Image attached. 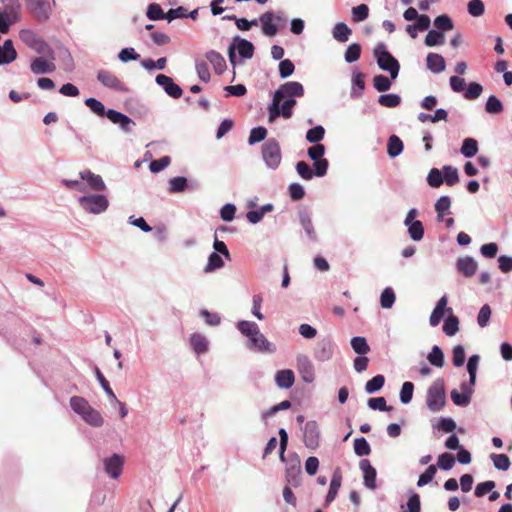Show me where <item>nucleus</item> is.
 Masks as SVG:
<instances>
[{
  "label": "nucleus",
  "instance_id": "a878e982",
  "mask_svg": "<svg viewBox=\"0 0 512 512\" xmlns=\"http://www.w3.org/2000/svg\"><path fill=\"white\" fill-rule=\"evenodd\" d=\"M448 178V166L444 165L442 167V170H439L437 168H432L427 176V183L429 186L433 188L440 187L445 179Z\"/></svg>",
  "mask_w": 512,
  "mask_h": 512
},
{
  "label": "nucleus",
  "instance_id": "7ed1b4c3",
  "mask_svg": "<svg viewBox=\"0 0 512 512\" xmlns=\"http://www.w3.org/2000/svg\"><path fill=\"white\" fill-rule=\"evenodd\" d=\"M374 57L376 58L379 68L390 74L392 80H395L399 74L400 65L396 58L387 50L384 43H378L374 49Z\"/></svg>",
  "mask_w": 512,
  "mask_h": 512
},
{
  "label": "nucleus",
  "instance_id": "c756f323",
  "mask_svg": "<svg viewBox=\"0 0 512 512\" xmlns=\"http://www.w3.org/2000/svg\"><path fill=\"white\" fill-rule=\"evenodd\" d=\"M207 60L212 64L216 74H222L226 70V61L224 57L215 50L206 53Z\"/></svg>",
  "mask_w": 512,
  "mask_h": 512
},
{
  "label": "nucleus",
  "instance_id": "ddd939ff",
  "mask_svg": "<svg viewBox=\"0 0 512 512\" xmlns=\"http://www.w3.org/2000/svg\"><path fill=\"white\" fill-rule=\"evenodd\" d=\"M296 369L305 383H312L314 381V365L306 354H298L296 356Z\"/></svg>",
  "mask_w": 512,
  "mask_h": 512
},
{
  "label": "nucleus",
  "instance_id": "4468645a",
  "mask_svg": "<svg viewBox=\"0 0 512 512\" xmlns=\"http://www.w3.org/2000/svg\"><path fill=\"white\" fill-rule=\"evenodd\" d=\"M123 465L124 458L117 453H114L103 460L104 471L112 479H118L120 477Z\"/></svg>",
  "mask_w": 512,
  "mask_h": 512
},
{
  "label": "nucleus",
  "instance_id": "680f3d73",
  "mask_svg": "<svg viewBox=\"0 0 512 512\" xmlns=\"http://www.w3.org/2000/svg\"><path fill=\"white\" fill-rule=\"evenodd\" d=\"M19 37L22 42H24L28 47L32 48V46L38 41L40 38L34 31L29 29H23L19 33Z\"/></svg>",
  "mask_w": 512,
  "mask_h": 512
},
{
  "label": "nucleus",
  "instance_id": "f03ea898",
  "mask_svg": "<svg viewBox=\"0 0 512 512\" xmlns=\"http://www.w3.org/2000/svg\"><path fill=\"white\" fill-rule=\"evenodd\" d=\"M236 326L240 333L248 338L247 346L249 349L264 353H274L276 351V346L261 333L255 322L241 320Z\"/></svg>",
  "mask_w": 512,
  "mask_h": 512
},
{
  "label": "nucleus",
  "instance_id": "6ab92c4d",
  "mask_svg": "<svg viewBox=\"0 0 512 512\" xmlns=\"http://www.w3.org/2000/svg\"><path fill=\"white\" fill-rule=\"evenodd\" d=\"M155 80L170 97L178 99L182 96L183 91L181 87L176 84L171 77L164 74H158Z\"/></svg>",
  "mask_w": 512,
  "mask_h": 512
},
{
  "label": "nucleus",
  "instance_id": "f3484780",
  "mask_svg": "<svg viewBox=\"0 0 512 512\" xmlns=\"http://www.w3.org/2000/svg\"><path fill=\"white\" fill-rule=\"evenodd\" d=\"M334 354V343L329 338L318 341L314 350V358L319 362H326L332 359Z\"/></svg>",
  "mask_w": 512,
  "mask_h": 512
},
{
  "label": "nucleus",
  "instance_id": "0e129e2a",
  "mask_svg": "<svg viewBox=\"0 0 512 512\" xmlns=\"http://www.w3.org/2000/svg\"><path fill=\"white\" fill-rule=\"evenodd\" d=\"M266 135H267L266 128H264L262 126L255 127L250 131L248 142L250 145L261 142L262 140L265 139Z\"/></svg>",
  "mask_w": 512,
  "mask_h": 512
},
{
  "label": "nucleus",
  "instance_id": "bf43d9fd",
  "mask_svg": "<svg viewBox=\"0 0 512 512\" xmlns=\"http://www.w3.org/2000/svg\"><path fill=\"white\" fill-rule=\"evenodd\" d=\"M436 471H437V466L436 465H430L426 469V471L419 476V479H418V482H417V486L418 487H422V486H425L428 483H430L432 481V479L434 478V476L436 474Z\"/></svg>",
  "mask_w": 512,
  "mask_h": 512
},
{
  "label": "nucleus",
  "instance_id": "412c9836",
  "mask_svg": "<svg viewBox=\"0 0 512 512\" xmlns=\"http://www.w3.org/2000/svg\"><path fill=\"white\" fill-rule=\"evenodd\" d=\"M304 444L309 449H316L319 445V431L314 421L307 422L304 426Z\"/></svg>",
  "mask_w": 512,
  "mask_h": 512
},
{
  "label": "nucleus",
  "instance_id": "39448f33",
  "mask_svg": "<svg viewBox=\"0 0 512 512\" xmlns=\"http://www.w3.org/2000/svg\"><path fill=\"white\" fill-rule=\"evenodd\" d=\"M79 206L87 213L101 214L109 207V200L103 194H86L78 198Z\"/></svg>",
  "mask_w": 512,
  "mask_h": 512
},
{
  "label": "nucleus",
  "instance_id": "a18cd8bd",
  "mask_svg": "<svg viewBox=\"0 0 512 512\" xmlns=\"http://www.w3.org/2000/svg\"><path fill=\"white\" fill-rule=\"evenodd\" d=\"M385 383V378L383 375H376L369 381H367L365 385V391L369 394L375 393L379 391Z\"/></svg>",
  "mask_w": 512,
  "mask_h": 512
},
{
  "label": "nucleus",
  "instance_id": "9b49d317",
  "mask_svg": "<svg viewBox=\"0 0 512 512\" xmlns=\"http://www.w3.org/2000/svg\"><path fill=\"white\" fill-rule=\"evenodd\" d=\"M233 42L236 43V46L235 44H232L228 49V57L232 65H235V48H237L238 53L242 58L250 59L253 57L254 46L250 41L236 37L234 38Z\"/></svg>",
  "mask_w": 512,
  "mask_h": 512
},
{
  "label": "nucleus",
  "instance_id": "052dcab7",
  "mask_svg": "<svg viewBox=\"0 0 512 512\" xmlns=\"http://www.w3.org/2000/svg\"><path fill=\"white\" fill-rule=\"evenodd\" d=\"M187 186V179L185 177H174L169 181V191L172 193H179L185 190Z\"/></svg>",
  "mask_w": 512,
  "mask_h": 512
},
{
  "label": "nucleus",
  "instance_id": "cd10ccee",
  "mask_svg": "<svg viewBox=\"0 0 512 512\" xmlns=\"http://www.w3.org/2000/svg\"><path fill=\"white\" fill-rule=\"evenodd\" d=\"M457 270L465 277H472L477 270V262L469 256L459 258L456 263Z\"/></svg>",
  "mask_w": 512,
  "mask_h": 512
},
{
  "label": "nucleus",
  "instance_id": "c9c22d12",
  "mask_svg": "<svg viewBox=\"0 0 512 512\" xmlns=\"http://www.w3.org/2000/svg\"><path fill=\"white\" fill-rule=\"evenodd\" d=\"M435 211L437 213V221L446 222L448 225V220L445 218L448 215V196H441L437 200L435 203Z\"/></svg>",
  "mask_w": 512,
  "mask_h": 512
},
{
  "label": "nucleus",
  "instance_id": "58836bf2",
  "mask_svg": "<svg viewBox=\"0 0 512 512\" xmlns=\"http://www.w3.org/2000/svg\"><path fill=\"white\" fill-rule=\"evenodd\" d=\"M408 228L409 236L414 241H420L424 235V228L421 221L411 222L409 224H405Z\"/></svg>",
  "mask_w": 512,
  "mask_h": 512
},
{
  "label": "nucleus",
  "instance_id": "2f4dec72",
  "mask_svg": "<svg viewBox=\"0 0 512 512\" xmlns=\"http://www.w3.org/2000/svg\"><path fill=\"white\" fill-rule=\"evenodd\" d=\"M191 346L196 354H204L208 351V340L205 336L194 333L190 337Z\"/></svg>",
  "mask_w": 512,
  "mask_h": 512
},
{
  "label": "nucleus",
  "instance_id": "bb28decb",
  "mask_svg": "<svg viewBox=\"0 0 512 512\" xmlns=\"http://www.w3.org/2000/svg\"><path fill=\"white\" fill-rule=\"evenodd\" d=\"M295 382L294 372L291 369L279 370L275 374V383L280 389H289Z\"/></svg>",
  "mask_w": 512,
  "mask_h": 512
},
{
  "label": "nucleus",
  "instance_id": "2eb2a0df",
  "mask_svg": "<svg viewBox=\"0 0 512 512\" xmlns=\"http://www.w3.org/2000/svg\"><path fill=\"white\" fill-rule=\"evenodd\" d=\"M304 95V88L296 81L286 82L274 92L273 97L278 98H300Z\"/></svg>",
  "mask_w": 512,
  "mask_h": 512
},
{
  "label": "nucleus",
  "instance_id": "13d9d810",
  "mask_svg": "<svg viewBox=\"0 0 512 512\" xmlns=\"http://www.w3.org/2000/svg\"><path fill=\"white\" fill-rule=\"evenodd\" d=\"M353 85L351 96L352 97H359L364 90L365 83H364V75L361 72H358L353 77Z\"/></svg>",
  "mask_w": 512,
  "mask_h": 512
},
{
  "label": "nucleus",
  "instance_id": "9d476101",
  "mask_svg": "<svg viewBox=\"0 0 512 512\" xmlns=\"http://www.w3.org/2000/svg\"><path fill=\"white\" fill-rule=\"evenodd\" d=\"M324 153L325 147L322 144H315L308 149V156L314 161L313 167L317 177H322L327 173L328 161L322 158Z\"/></svg>",
  "mask_w": 512,
  "mask_h": 512
},
{
  "label": "nucleus",
  "instance_id": "423d86ee",
  "mask_svg": "<svg viewBox=\"0 0 512 512\" xmlns=\"http://www.w3.org/2000/svg\"><path fill=\"white\" fill-rule=\"evenodd\" d=\"M450 88L457 93H463L466 100H475L483 92V87L477 82H471L467 85L464 78L459 76L450 77Z\"/></svg>",
  "mask_w": 512,
  "mask_h": 512
},
{
  "label": "nucleus",
  "instance_id": "a211bd4d",
  "mask_svg": "<svg viewBox=\"0 0 512 512\" xmlns=\"http://www.w3.org/2000/svg\"><path fill=\"white\" fill-rule=\"evenodd\" d=\"M97 80L105 87L115 91H125L126 88L120 79L111 71L99 70Z\"/></svg>",
  "mask_w": 512,
  "mask_h": 512
},
{
  "label": "nucleus",
  "instance_id": "f257e3e1",
  "mask_svg": "<svg viewBox=\"0 0 512 512\" xmlns=\"http://www.w3.org/2000/svg\"><path fill=\"white\" fill-rule=\"evenodd\" d=\"M479 360L480 358L478 355H472L469 357L467 363L469 379L464 380L461 383L460 389L455 388L450 392V398L455 405L460 407H467L470 404L472 395L475 391L476 374Z\"/></svg>",
  "mask_w": 512,
  "mask_h": 512
},
{
  "label": "nucleus",
  "instance_id": "8fccbe9b",
  "mask_svg": "<svg viewBox=\"0 0 512 512\" xmlns=\"http://www.w3.org/2000/svg\"><path fill=\"white\" fill-rule=\"evenodd\" d=\"M468 13L473 17H480L485 12V5L482 0H470L467 4Z\"/></svg>",
  "mask_w": 512,
  "mask_h": 512
},
{
  "label": "nucleus",
  "instance_id": "393cba45",
  "mask_svg": "<svg viewBox=\"0 0 512 512\" xmlns=\"http://www.w3.org/2000/svg\"><path fill=\"white\" fill-rule=\"evenodd\" d=\"M17 51L14 48L12 40L8 39L3 45H0V66L7 65L15 61Z\"/></svg>",
  "mask_w": 512,
  "mask_h": 512
},
{
  "label": "nucleus",
  "instance_id": "c03bdc74",
  "mask_svg": "<svg viewBox=\"0 0 512 512\" xmlns=\"http://www.w3.org/2000/svg\"><path fill=\"white\" fill-rule=\"evenodd\" d=\"M485 111L489 114H500L503 111V104L496 96H489L485 104Z\"/></svg>",
  "mask_w": 512,
  "mask_h": 512
},
{
  "label": "nucleus",
  "instance_id": "0eeeda50",
  "mask_svg": "<svg viewBox=\"0 0 512 512\" xmlns=\"http://www.w3.org/2000/svg\"><path fill=\"white\" fill-rule=\"evenodd\" d=\"M428 408L437 412L441 410L446 403V394H445V381L444 379H437L428 389L427 391V400H426Z\"/></svg>",
  "mask_w": 512,
  "mask_h": 512
},
{
  "label": "nucleus",
  "instance_id": "473e14b6",
  "mask_svg": "<svg viewBox=\"0 0 512 512\" xmlns=\"http://www.w3.org/2000/svg\"><path fill=\"white\" fill-rule=\"evenodd\" d=\"M447 305V297L446 295L442 296L438 301L436 307L434 308L431 316H430V324L431 326H437L440 323V320L444 316V312L446 310Z\"/></svg>",
  "mask_w": 512,
  "mask_h": 512
},
{
  "label": "nucleus",
  "instance_id": "79ce46f5",
  "mask_svg": "<svg viewBox=\"0 0 512 512\" xmlns=\"http://www.w3.org/2000/svg\"><path fill=\"white\" fill-rule=\"evenodd\" d=\"M430 364L436 367H443L444 365V353L438 346H433L431 352L427 356Z\"/></svg>",
  "mask_w": 512,
  "mask_h": 512
},
{
  "label": "nucleus",
  "instance_id": "ea45409f",
  "mask_svg": "<svg viewBox=\"0 0 512 512\" xmlns=\"http://www.w3.org/2000/svg\"><path fill=\"white\" fill-rule=\"evenodd\" d=\"M82 419L89 425L100 427L103 425L104 420L101 414L93 407L82 417Z\"/></svg>",
  "mask_w": 512,
  "mask_h": 512
},
{
  "label": "nucleus",
  "instance_id": "09e8293b",
  "mask_svg": "<svg viewBox=\"0 0 512 512\" xmlns=\"http://www.w3.org/2000/svg\"><path fill=\"white\" fill-rule=\"evenodd\" d=\"M354 452L358 456H367L370 454V445L364 437L354 440Z\"/></svg>",
  "mask_w": 512,
  "mask_h": 512
},
{
  "label": "nucleus",
  "instance_id": "338daca9",
  "mask_svg": "<svg viewBox=\"0 0 512 512\" xmlns=\"http://www.w3.org/2000/svg\"><path fill=\"white\" fill-rule=\"evenodd\" d=\"M296 171L298 175L304 180H311L313 175H315V172L313 173L310 166L304 161H299L296 164Z\"/></svg>",
  "mask_w": 512,
  "mask_h": 512
},
{
  "label": "nucleus",
  "instance_id": "a19ab883",
  "mask_svg": "<svg viewBox=\"0 0 512 512\" xmlns=\"http://www.w3.org/2000/svg\"><path fill=\"white\" fill-rule=\"evenodd\" d=\"M478 151V142L477 140L473 138H466L463 141L462 147H461V153L465 157H473L476 155Z\"/></svg>",
  "mask_w": 512,
  "mask_h": 512
},
{
  "label": "nucleus",
  "instance_id": "5701e85b",
  "mask_svg": "<svg viewBox=\"0 0 512 512\" xmlns=\"http://www.w3.org/2000/svg\"><path fill=\"white\" fill-rule=\"evenodd\" d=\"M298 216L300 225L302 226L307 238L312 242H317L318 236L315 231L310 213L306 210H302L299 212Z\"/></svg>",
  "mask_w": 512,
  "mask_h": 512
},
{
  "label": "nucleus",
  "instance_id": "e433bc0d",
  "mask_svg": "<svg viewBox=\"0 0 512 512\" xmlns=\"http://www.w3.org/2000/svg\"><path fill=\"white\" fill-rule=\"evenodd\" d=\"M351 33V29L343 22L337 23L332 31L334 39L342 43L348 41Z\"/></svg>",
  "mask_w": 512,
  "mask_h": 512
},
{
  "label": "nucleus",
  "instance_id": "dca6fc26",
  "mask_svg": "<svg viewBox=\"0 0 512 512\" xmlns=\"http://www.w3.org/2000/svg\"><path fill=\"white\" fill-rule=\"evenodd\" d=\"M27 7L39 21H46L51 14L49 0H26Z\"/></svg>",
  "mask_w": 512,
  "mask_h": 512
},
{
  "label": "nucleus",
  "instance_id": "3c124183",
  "mask_svg": "<svg viewBox=\"0 0 512 512\" xmlns=\"http://www.w3.org/2000/svg\"><path fill=\"white\" fill-rule=\"evenodd\" d=\"M361 46L358 43H353L346 49L344 58L347 63H353L360 58Z\"/></svg>",
  "mask_w": 512,
  "mask_h": 512
},
{
  "label": "nucleus",
  "instance_id": "4c0bfd02",
  "mask_svg": "<svg viewBox=\"0 0 512 512\" xmlns=\"http://www.w3.org/2000/svg\"><path fill=\"white\" fill-rule=\"evenodd\" d=\"M350 343L354 352L359 355H366L370 351V347L364 337H353Z\"/></svg>",
  "mask_w": 512,
  "mask_h": 512
},
{
  "label": "nucleus",
  "instance_id": "37998d69",
  "mask_svg": "<svg viewBox=\"0 0 512 512\" xmlns=\"http://www.w3.org/2000/svg\"><path fill=\"white\" fill-rule=\"evenodd\" d=\"M324 135L325 129L323 128V126L318 125L307 131L306 140L310 143L319 144L318 142H320L324 138Z\"/></svg>",
  "mask_w": 512,
  "mask_h": 512
},
{
  "label": "nucleus",
  "instance_id": "6e6d98bb",
  "mask_svg": "<svg viewBox=\"0 0 512 512\" xmlns=\"http://www.w3.org/2000/svg\"><path fill=\"white\" fill-rule=\"evenodd\" d=\"M494 466L502 471H507L511 465L510 459L505 454H492Z\"/></svg>",
  "mask_w": 512,
  "mask_h": 512
},
{
  "label": "nucleus",
  "instance_id": "7c9ffc66",
  "mask_svg": "<svg viewBox=\"0 0 512 512\" xmlns=\"http://www.w3.org/2000/svg\"><path fill=\"white\" fill-rule=\"evenodd\" d=\"M70 406L71 409L81 417H83L92 408L88 401L80 396L71 397Z\"/></svg>",
  "mask_w": 512,
  "mask_h": 512
},
{
  "label": "nucleus",
  "instance_id": "72a5a7b5",
  "mask_svg": "<svg viewBox=\"0 0 512 512\" xmlns=\"http://www.w3.org/2000/svg\"><path fill=\"white\" fill-rule=\"evenodd\" d=\"M403 151V142L402 140L396 136L392 135L388 139L387 143V153L391 158H395L399 156Z\"/></svg>",
  "mask_w": 512,
  "mask_h": 512
},
{
  "label": "nucleus",
  "instance_id": "de8ad7c7",
  "mask_svg": "<svg viewBox=\"0 0 512 512\" xmlns=\"http://www.w3.org/2000/svg\"><path fill=\"white\" fill-rule=\"evenodd\" d=\"M395 302V293L392 288H385L380 296V304L384 309H390Z\"/></svg>",
  "mask_w": 512,
  "mask_h": 512
},
{
  "label": "nucleus",
  "instance_id": "774afa93",
  "mask_svg": "<svg viewBox=\"0 0 512 512\" xmlns=\"http://www.w3.org/2000/svg\"><path fill=\"white\" fill-rule=\"evenodd\" d=\"M171 162V159L170 157L168 156H163L161 157L160 159L158 160H154L150 163L149 165V169L152 173H159L161 172L162 170H164L166 167L169 166Z\"/></svg>",
  "mask_w": 512,
  "mask_h": 512
},
{
  "label": "nucleus",
  "instance_id": "4be33fe9",
  "mask_svg": "<svg viewBox=\"0 0 512 512\" xmlns=\"http://www.w3.org/2000/svg\"><path fill=\"white\" fill-rule=\"evenodd\" d=\"M80 178L87 183L91 190L94 191H105L106 184L102 177L98 174L91 172L90 170H84L79 173Z\"/></svg>",
  "mask_w": 512,
  "mask_h": 512
},
{
  "label": "nucleus",
  "instance_id": "603ef678",
  "mask_svg": "<svg viewBox=\"0 0 512 512\" xmlns=\"http://www.w3.org/2000/svg\"><path fill=\"white\" fill-rule=\"evenodd\" d=\"M85 105L98 116H104L107 112L103 103L93 97L87 98L85 100Z\"/></svg>",
  "mask_w": 512,
  "mask_h": 512
},
{
  "label": "nucleus",
  "instance_id": "f8f14e48",
  "mask_svg": "<svg viewBox=\"0 0 512 512\" xmlns=\"http://www.w3.org/2000/svg\"><path fill=\"white\" fill-rule=\"evenodd\" d=\"M55 55L40 56L32 59L30 63V70L35 75L49 74L56 70L54 63Z\"/></svg>",
  "mask_w": 512,
  "mask_h": 512
},
{
  "label": "nucleus",
  "instance_id": "20e7f679",
  "mask_svg": "<svg viewBox=\"0 0 512 512\" xmlns=\"http://www.w3.org/2000/svg\"><path fill=\"white\" fill-rule=\"evenodd\" d=\"M262 32L268 37H274L287 24V18L282 12H265L259 17Z\"/></svg>",
  "mask_w": 512,
  "mask_h": 512
},
{
  "label": "nucleus",
  "instance_id": "e2e57ef3",
  "mask_svg": "<svg viewBox=\"0 0 512 512\" xmlns=\"http://www.w3.org/2000/svg\"><path fill=\"white\" fill-rule=\"evenodd\" d=\"M373 86L379 92L388 91L391 87V81L384 75H376L373 78Z\"/></svg>",
  "mask_w": 512,
  "mask_h": 512
},
{
  "label": "nucleus",
  "instance_id": "6e6552de",
  "mask_svg": "<svg viewBox=\"0 0 512 512\" xmlns=\"http://www.w3.org/2000/svg\"><path fill=\"white\" fill-rule=\"evenodd\" d=\"M296 105L295 98H278L273 97L272 103L270 104L268 121L274 122L279 116L289 119L292 116V109Z\"/></svg>",
  "mask_w": 512,
  "mask_h": 512
},
{
  "label": "nucleus",
  "instance_id": "1a4fd4ad",
  "mask_svg": "<svg viewBox=\"0 0 512 512\" xmlns=\"http://www.w3.org/2000/svg\"><path fill=\"white\" fill-rule=\"evenodd\" d=\"M262 158L269 169L275 170L279 167L282 155L279 142L274 139H268L262 146Z\"/></svg>",
  "mask_w": 512,
  "mask_h": 512
},
{
  "label": "nucleus",
  "instance_id": "5fc2aeb1",
  "mask_svg": "<svg viewBox=\"0 0 512 512\" xmlns=\"http://www.w3.org/2000/svg\"><path fill=\"white\" fill-rule=\"evenodd\" d=\"M352 19L354 22H362L369 15V8L366 4H360L352 8Z\"/></svg>",
  "mask_w": 512,
  "mask_h": 512
},
{
  "label": "nucleus",
  "instance_id": "b1692460",
  "mask_svg": "<svg viewBox=\"0 0 512 512\" xmlns=\"http://www.w3.org/2000/svg\"><path fill=\"white\" fill-rule=\"evenodd\" d=\"M105 115L112 123L119 125L123 131H131L134 122L127 115L114 109L107 110Z\"/></svg>",
  "mask_w": 512,
  "mask_h": 512
},
{
  "label": "nucleus",
  "instance_id": "69168bd1",
  "mask_svg": "<svg viewBox=\"0 0 512 512\" xmlns=\"http://www.w3.org/2000/svg\"><path fill=\"white\" fill-rule=\"evenodd\" d=\"M146 15L150 20L154 21L161 20L164 18L166 19V14H164L161 6L156 3L150 4L148 6Z\"/></svg>",
  "mask_w": 512,
  "mask_h": 512
},
{
  "label": "nucleus",
  "instance_id": "f704fd0d",
  "mask_svg": "<svg viewBox=\"0 0 512 512\" xmlns=\"http://www.w3.org/2000/svg\"><path fill=\"white\" fill-rule=\"evenodd\" d=\"M342 477L339 473L335 472L332 476L329 491L326 495V504L331 503L336 498L339 488L341 487Z\"/></svg>",
  "mask_w": 512,
  "mask_h": 512
},
{
  "label": "nucleus",
  "instance_id": "aec40b11",
  "mask_svg": "<svg viewBox=\"0 0 512 512\" xmlns=\"http://www.w3.org/2000/svg\"><path fill=\"white\" fill-rule=\"evenodd\" d=\"M359 467L363 473L364 485L370 490H375L377 488L376 469L371 465L368 459H362L359 463Z\"/></svg>",
  "mask_w": 512,
  "mask_h": 512
},
{
  "label": "nucleus",
  "instance_id": "4d7b16f0",
  "mask_svg": "<svg viewBox=\"0 0 512 512\" xmlns=\"http://www.w3.org/2000/svg\"><path fill=\"white\" fill-rule=\"evenodd\" d=\"M414 385L412 382H404L400 391V401L403 404L411 402L413 397Z\"/></svg>",
  "mask_w": 512,
  "mask_h": 512
},
{
  "label": "nucleus",
  "instance_id": "c85d7f7f",
  "mask_svg": "<svg viewBox=\"0 0 512 512\" xmlns=\"http://www.w3.org/2000/svg\"><path fill=\"white\" fill-rule=\"evenodd\" d=\"M426 65L427 68L433 73H440L446 68L444 57L436 53H429L427 55Z\"/></svg>",
  "mask_w": 512,
  "mask_h": 512
},
{
  "label": "nucleus",
  "instance_id": "864d4df0",
  "mask_svg": "<svg viewBox=\"0 0 512 512\" xmlns=\"http://www.w3.org/2000/svg\"><path fill=\"white\" fill-rule=\"evenodd\" d=\"M223 265H224V262H223L222 258L220 257V255L216 252H213L210 254V256L208 258V263L205 266L204 271L206 273H209V272H212L216 269L223 267Z\"/></svg>",
  "mask_w": 512,
  "mask_h": 512
},
{
  "label": "nucleus",
  "instance_id": "49530a36",
  "mask_svg": "<svg viewBox=\"0 0 512 512\" xmlns=\"http://www.w3.org/2000/svg\"><path fill=\"white\" fill-rule=\"evenodd\" d=\"M378 103L384 107L394 108L401 103V98L397 94H384L379 96Z\"/></svg>",
  "mask_w": 512,
  "mask_h": 512
}]
</instances>
